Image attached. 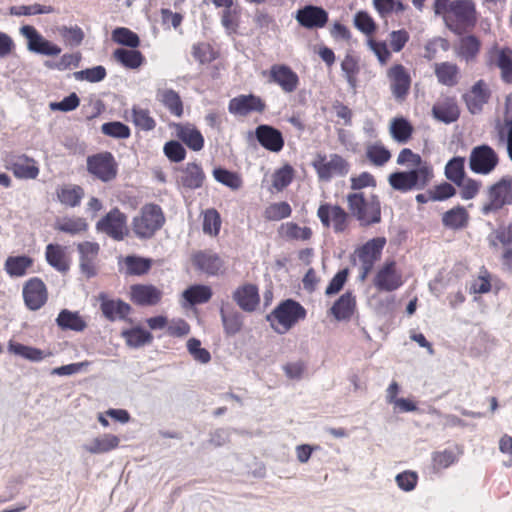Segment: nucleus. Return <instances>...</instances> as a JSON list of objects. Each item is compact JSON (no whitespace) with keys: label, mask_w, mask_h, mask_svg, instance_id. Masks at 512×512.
<instances>
[{"label":"nucleus","mask_w":512,"mask_h":512,"mask_svg":"<svg viewBox=\"0 0 512 512\" xmlns=\"http://www.w3.org/2000/svg\"><path fill=\"white\" fill-rule=\"evenodd\" d=\"M468 221L469 214L467 210L461 205L453 207L452 209L446 211L442 215L443 225L453 230H458L466 227Z\"/></svg>","instance_id":"nucleus-43"},{"label":"nucleus","mask_w":512,"mask_h":512,"mask_svg":"<svg viewBox=\"0 0 512 512\" xmlns=\"http://www.w3.org/2000/svg\"><path fill=\"white\" fill-rule=\"evenodd\" d=\"M54 228L70 235H79L88 230V223L82 217H63L56 221Z\"/></svg>","instance_id":"nucleus-45"},{"label":"nucleus","mask_w":512,"mask_h":512,"mask_svg":"<svg viewBox=\"0 0 512 512\" xmlns=\"http://www.w3.org/2000/svg\"><path fill=\"white\" fill-rule=\"evenodd\" d=\"M386 78L394 100L398 103L405 102L412 84L408 69L400 63L393 64L387 69Z\"/></svg>","instance_id":"nucleus-11"},{"label":"nucleus","mask_w":512,"mask_h":512,"mask_svg":"<svg viewBox=\"0 0 512 512\" xmlns=\"http://www.w3.org/2000/svg\"><path fill=\"white\" fill-rule=\"evenodd\" d=\"M177 182L187 189H197L203 185L205 174L201 166L197 163H187L185 167L179 169Z\"/></svg>","instance_id":"nucleus-31"},{"label":"nucleus","mask_w":512,"mask_h":512,"mask_svg":"<svg viewBox=\"0 0 512 512\" xmlns=\"http://www.w3.org/2000/svg\"><path fill=\"white\" fill-rule=\"evenodd\" d=\"M120 438L114 434L106 433L94 438L90 444L85 445V450L91 454L108 453L119 447Z\"/></svg>","instance_id":"nucleus-40"},{"label":"nucleus","mask_w":512,"mask_h":512,"mask_svg":"<svg viewBox=\"0 0 512 512\" xmlns=\"http://www.w3.org/2000/svg\"><path fill=\"white\" fill-rule=\"evenodd\" d=\"M156 98L163 106L176 117H182L184 106L178 92L173 89H161L157 91Z\"/></svg>","instance_id":"nucleus-38"},{"label":"nucleus","mask_w":512,"mask_h":512,"mask_svg":"<svg viewBox=\"0 0 512 512\" xmlns=\"http://www.w3.org/2000/svg\"><path fill=\"white\" fill-rule=\"evenodd\" d=\"M20 33L27 39V47L30 51L46 56H57L61 53V48L45 39L35 27L24 25L20 28Z\"/></svg>","instance_id":"nucleus-18"},{"label":"nucleus","mask_w":512,"mask_h":512,"mask_svg":"<svg viewBox=\"0 0 512 512\" xmlns=\"http://www.w3.org/2000/svg\"><path fill=\"white\" fill-rule=\"evenodd\" d=\"M46 261L59 272H66L70 267V260L66 247L60 244H48L45 250Z\"/></svg>","instance_id":"nucleus-34"},{"label":"nucleus","mask_w":512,"mask_h":512,"mask_svg":"<svg viewBox=\"0 0 512 512\" xmlns=\"http://www.w3.org/2000/svg\"><path fill=\"white\" fill-rule=\"evenodd\" d=\"M82 56L80 52L65 53L58 61H46L45 66L52 70L64 71L77 68L81 62Z\"/></svg>","instance_id":"nucleus-54"},{"label":"nucleus","mask_w":512,"mask_h":512,"mask_svg":"<svg viewBox=\"0 0 512 512\" xmlns=\"http://www.w3.org/2000/svg\"><path fill=\"white\" fill-rule=\"evenodd\" d=\"M397 164L413 167V169H420L423 166H432L428 161L423 160L419 154L414 153L409 148H404L400 151L397 157Z\"/></svg>","instance_id":"nucleus-61"},{"label":"nucleus","mask_w":512,"mask_h":512,"mask_svg":"<svg viewBox=\"0 0 512 512\" xmlns=\"http://www.w3.org/2000/svg\"><path fill=\"white\" fill-rule=\"evenodd\" d=\"M356 307V299L352 292H346L339 297L330 308L331 314L339 321L352 317Z\"/></svg>","instance_id":"nucleus-35"},{"label":"nucleus","mask_w":512,"mask_h":512,"mask_svg":"<svg viewBox=\"0 0 512 512\" xmlns=\"http://www.w3.org/2000/svg\"><path fill=\"white\" fill-rule=\"evenodd\" d=\"M221 216L219 212L210 208L203 213V232L210 236H217L221 228Z\"/></svg>","instance_id":"nucleus-57"},{"label":"nucleus","mask_w":512,"mask_h":512,"mask_svg":"<svg viewBox=\"0 0 512 512\" xmlns=\"http://www.w3.org/2000/svg\"><path fill=\"white\" fill-rule=\"evenodd\" d=\"M433 117L443 123L449 124L460 117V109L454 97L439 99L432 107Z\"/></svg>","instance_id":"nucleus-29"},{"label":"nucleus","mask_w":512,"mask_h":512,"mask_svg":"<svg viewBox=\"0 0 512 512\" xmlns=\"http://www.w3.org/2000/svg\"><path fill=\"white\" fill-rule=\"evenodd\" d=\"M390 133L398 143H407L413 134V126L403 117L395 118L390 125Z\"/></svg>","instance_id":"nucleus-48"},{"label":"nucleus","mask_w":512,"mask_h":512,"mask_svg":"<svg viewBox=\"0 0 512 512\" xmlns=\"http://www.w3.org/2000/svg\"><path fill=\"white\" fill-rule=\"evenodd\" d=\"M5 166L19 179H36L39 175V167L33 158L25 154H8L5 157Z\"/></svg>","instance_id":"nucleus-19"},{"label":"nucleus","mask_w":512,"mask_h":512,"mask_svg":"<svg viewBox=\"0 0 512 512\" xmlns=\"http://www.w3.org/2000/svg\"><path fill=\"white\" fill-rule=\"evenodd\" d=\"M102 315L109 321L126 320L132 311V307L120 298H110L105 292L98 295Z\"/></svg>","instance_id":"nucleus-22"},{"label":"nucleus","mask_w":512,"mask_h":512,"mask_svg":"<svg viewBox=\"0 0 512 512\" xmlns=\"http://www.w3.org/2000/svg\"><path fill=\"white\" fill-rule=\"evenodd\" d=\"M101 131L104 135L116 139H127L131 135L130 128L119 121L107 122L101 126Z\"/></svg>","instance_id":"nucleus-63"},{"label":"nucleus","mask_w":512,"mask_h":512,"mask_svg":"<svg viewBox=\"0 0 512 512\" xmlns=\"http://www.w3.org/2000/svg\"><path fill=\"white\" fill-rule=\"evenodd\" d=\"M482 43L475 35L462 36L455 46V54L465 62H473L478 57Z\"/></svg>","instance_id":"nucleus-32"},{"label":"nucleus","mask_w":512,"mask_h":512,"mask_svg":"<svg viewBox=\"0 0 512 512\" xmlns=\"http://www.w3.org/2000/svg\"><path fill=\"white\" fill-rule=\"evenodd\" d=\"M233 299L246 312H253L260 303L258 287L251 283L239 286L233 292Z\"/></svg>","instance_id":"nucleus-28"},{"label":"nucleus","mask_w":512,"mask_h":512,"mask_svg":"<svg viewBox=\"0 0 512 512\" xmlns=\"http://www.w3.org/2000/svg\"><path fill=\"white\" fill-rule=\"evenodd\" d=\"M434 74L441 85L454 87L460 80V68L456 63L445 61L435 63Z\"/></svg>","instance_id":"nucleus-33"},{"label":"nucleus","mask_w":512,"mask_h":512,"mask_svg":"<svg viewBox=\"0 0 512 512\" xmlns=\"http://www.w3.org/2000/svg\"><path fill=\"white\" fill-rule=\"evenodd\" d=\"M386 245L385 237H375L368 240L355 250V255L360 262V279L364 281L373 270L375 263L381 258Z\"/></svg>","instance_id":"nucleus-10"},{"label":"nucleus","mask_w":512,"mask_h":512,"mask_svg":"<svg viewBox=\"0 0 512 512\" xmlns=\"http://www.w3.org/2000/svg\"><path fill=\"white\" fill-rule=\"evenodd\" d=\"M444 174L449 181L459 184V181L466 177L465 158L456 156L450 159L445 165Z\"/></svg>","instance_id":"nucleus-49"},{"label":"nucleus","mask_w":512,"mask_h":512,"mask_svg":"<svg viewBox=\"0 0 512 512\" xmlns=\"http://www.w3.org/2000/svg\"><path fill=\"white\" fill-rule=\"evenodd\" d=\"M353 24L356 29L368 37H371L377 30L376 22L366 11H358L354 15Z\"/></svg>","instance_id":"nucleus-59"},{"label":"nucleus","mask_w":512,"mask_h":512,"mask_svg":"<svg viewBox=\"0 0 512 512\" xmlns=\"http://www.w3.org/2000/svg\"><path fill=\"white\" fill-rule=\"evenodd\" d=\"M113 59L127 69H138L145 62L144 55L135 48H118L113 52Z\"/></svg>","instance_id":"nucleus-37"},{"label":"nucleus","mask_w":512,"mask_h":512,"mask_svg":"<svg viewBox=\"0 0 512 512\" xmlns=\"http://www.w3.org/2000/svg\"><path fill=\"white\" fill-rule=\"evenodd\" d=\"M194 266L209 276L224 272V261L212 251H199L192 257Z\"/></svg>","instance_id":"nucleus-27"},{"label":"nucleus","mask_w":512,"mask_h":512,"mask_svg":"<svg viewBox=\"0 0 512 512\" xmlns=\"http://www.w3.org/2000/svg\"><path fill=\"white\" fill-rule=\"evenodd\" d=\"M177 137L193 151H200L204 147L202 133L191 123L175 124Z\"/></svg>","instance_id":"nucleus-30"},{"label":"nucleus","mask_w":512,"mask_h":512,"mask_svg":"<svg viewBox=\"0 0 512 512\" xmlns=\"http://www.w3.org/2000/svg\"><path fill=\"white\" fill-rule=\"evenodd\" d=\"M125 265L129 275H144L150 270L152 262L146 258L127 256L125 258Z\"/></svg>","instance_id":"nucleus-62"},{"label":"nucleus","mask_w":512,"mask_h":512,"mask_svg":"<svg viewBox=\"0 0 512 512\" xmlns=\"http://www.w3.org/2000/svg\"><path fill=\"white\" fill-rule=\"evenodd\" d=\"M80 258V269L88 277H94L97 274V261L100 252V246L97 242L84 241L77 245Z\"/></svg>","instance_id":"nucleus-24"},{"label":"nucleus","mask_w":512,"mask_h":512,"mask_svg":"<svg viewBox=\"0 0 512 512\" xmlns=\"http://www.w3.org/2000/svg\"><path fill=\"white\" fill-rule=\"evenodd\" d=\"M58 327L62 330H72L82 332L86 329L87 323L79 314V312L63 309L56 318Z\"/></svg>","instance_id":"nucleus-39"},{"label":"nucleus","mask_w":512,"mask_h":512,"mask_svg":"<svg viewBox=\"0 0 512 512\" xmlns=\"http://www.w3.org/2000/svg\"><path fill=\"white\" fill-rule=\"evenodd\" d=\"M165 223V215L162 208L154 203L145 204L139 215L132 221L134 234L141 239H149L160 230Z\"/></svg>","instance_id":"nucleus-6"},{"label":"nucleus","mask_w":512,"mask_h":512,"mask_svg":"<svg viewBox=\"0 0 512 512\" xmlns=\"http://www.w3.org/2000/svg\"><path fill=\"white\" fill-rule=\"evenodd\" d=\"M267 108L265 101L255 94H241L228 103V111L234 116L246 117L252 113L263 114Z\"/></svg>","instance_id":"nucleus-17"},{"label":"nucleus","mask_w":512,"mask_h":512,"mask_svg":"<svg viewBox=\"0 0 512 512\" xmlns=\"http://www.w3.org/2000/svg\"><path fill=\"white\" fill-rule=\"evenodd\" d=\"M212 289L207 285L196 284L183 292V298L190 305L207 303L212 297Z\"/></svg>","instance_id":"nucleus-47"},{"label":"nucleus","mask_w":512,"mask_h":512,"mask_svg":"<svg viewBox=\"0 0 512 512\" xmlns=\"http://www.w3.org/2000/svg\"><path fill=\"white\" fill-rule=\"evenodd\" d=\"M348 210L361 226H371L381 222V202L375 194L366 196L363 192L349 193L346 197Z\"/></svg>","instance_id":"nucleus-2"},{"label":"nucleus","mask_w":512,"mask_h":512,"mask_svg":"<svg viewBox=\"0 0 512 512\" xmlns=\"http://www.w3.org/2000/svg\"><path fill=\"white\" fill-rule=\"evenodd\" d=\"M279 235L285 240L308 241L311 239L313 232L310 227H301L295 222H286L280 226Z\"/></svg>","instance_id":"nucleus-42"},{"label":"nucleus","mask_w":512,"mask_h":512,"mask_svg":"<svg viewBox=\"0 0 512 512\" xmlns=\"http://www.w3.org/2000/svg\"><path fill=\"white\" fill-rule=\"evenodd\" d=\"M318 179L329 182L334 177H344L350 171V163L337 153L327 156L324 153H317L311 163Z\"/></svg>","instance_id":"nucleus-7"},{"label":"nucleus","mask_w":512,"mask_h":512,"mask_svg":"<svg viewBox=\"0 0 512 512\" xmlns=\"http://www.w3.org/2000/svg\"><path fill=\"white\" fill-rule=\"evenodd\" d=\"M491 92L487 83L480 79L474 83L471 89L463 96L464 102L468 110L472 114H477L482 111L483 106L488 103Z\"/></svg>","instance_id":"nucleus-25"},{"label":"nucleus","mask_w":512,"mask_h":512,"mask_svg":"<svg viewBox=\"0 0 512 512\" xmlns=\"http://www.w3.org/2000/svg\"><path fill=\"white\" fill-rule=\"evenodd\" d=\"M306 315V309L299 302L286 299L274 308L267 320L275 332L285 334L299 321L304 320Z\"/></svg>","instance_id":"nucleus-3"},{"label":"nucleus","mask_w":512,"mask_h":512,"mask_svg":"<svg viewBox=\"0 0 512 512\" xmlns=\"http://www.w3.org/2000/svg\"><path fill=\"white\" fill-rule=\"evenodd\" d=\"M8 351L32 362L42 361L44 358L52 355L51 352H45L39 348L27 346L14 341H9Z\"/></svg>","instance_id":"nucleus-41"},{"label":"nucleus","mask_w":512,"mask_h":512,"mask_svg":"<svg viewBox=\"0 0 512 512\" xmlns=\"http://www.w3.org/2000/svg\"><path fill=\"white\" fill-rule=\"evenodd\" d=\"M366 156L376 166H383L391 158V153L383 145L374 144L367 147Z\"/></svg>","instance_id":"nucleus-64"},{"label":"nucleus","mask_w":512,"mask_h":512,"mask_svg":"<svg viewBox=\"0 0 512 512\" xmlns=\"http://www.w3.org/2000/svg\"><path fill=\"white\" fill-rule=\"evenodd\" d=\"M499 164L496 151L487 144L475 146L469 156V168L475 174L488 175Z\"/></svg>","instance_id":"nucleus-12"},{"label":"nucleus","mask_w":512,"mask_h":512,"mask_svg":"<svg viewBox=\"0 0 512 512\" xmlns=\"http://www.w3.org/2000/svg\"><path fill=\"white\" fill-rule=\"evenodd\" d=\"M126 344L132 348H139L153 341V335L142 327H133L121 332Z\"/></svg>","instance_id":"nucleus-46"},{"label":"nucleus","mask_w":512,"mask_h":512,"mask_svg":"<svg viewBox=\"0 0 512 512\" xmlns=\"http://www.w3.org/2000/svg\"><path fill=\"white\" fill-rule=\"evenodd\" d=\"M96 229L113 240L121 241L128 234L127 216L119 208H113L97 222Z\"/></svg>","instance_id":"nucleus-13"},{"label":"nucleus","mask_w":512,"mask_h":512,"mask_svg":"<svg viewBox=\"0 0 512 512\" xmlns=\"http://www.w3.org/2000/svg\"><path fill=\"white\" fill-rule=\"evenodd\" d=\"M295 19L300 26L308 30L324 28L329 21L328 12L320 6L306 5L297 10Z\"/></svg>","instance_id":"nucleus-21"},{"label":"nucleus","mask_w":512,"mask_h":512,"mask_svg":"<svg viewBox=\"0 0 512 512\" xmlns=\"http://www.w3.org/2000/svg\"><path fill=\"white\" fill-rule=\"evenodd\" d=\"M433 178V166H423L420 169L391 173L388 177V183L394 190L406 193L426 188Z\"/></svg>","instance_id":"nucleus-5"},{"label":"nucleus","mask_w":512,"mask_h":512,"mask_svg":"<svg viewBox=\"0 0 512 512\" xmlns=\"http://www.w3.org/2000/svg\"><path fill=\"white\" fill-rule=\"evenodd\" d=\"M447 28L457 35L472 30L478 20L473 0H452L450 8L442 16Z\"/></svg>","instance_id":"nucleus-1"},{"label":"nucleus","mask_w":512,"mask_h":512,"mask_svg":"<svg viewBox=\"0 0 512 512\" xmlns=\"http://www.w3.org/2000/svg\"><path fill=\"white\" fill-rule=\"evenodd\" d=\"M131 120L137 128L143 131H151L156 127V121L150 111L139 106L132 107Z\"/></svg>","instance_id":"nucleus-50"},{"label":"nucleus","mask_w":512,"mask_h":512,"mask_svg":"<svg viewBox=\"0 0 512 512\" xmlns=\"http://www.w3.org/2000/svg\"><path fill=\"white\" fill-rule=\"evenodd\" d=\"M373 6L380 17L385 18L392 13H400L407 6L401 0H373Z\"/></svg>","instance_id":"nucleus-60"},{"label":"nucleus","mask_w":512,"mask_h":512,"mask_svg":"<svg viewBox=\"0 0 512 512\" xmlns=\"http://www.w3.org/2000/svg\"><path fill=\"white\" fill-rule=\"evenodd\" d=\"M295 176V170L290 164H285L272 175V186L278 192L288 187Z\"/></svg>","instance_id":"nucleus-52"},{"label":"nucleus","mask_w":512,"mask_h":512,"mask_svg":"<svg viewBox=\"0 0 512 512\" xmlns=\"http://www.w3.org/2000/svg\"><path fill=\"white\" fill-rule=\"evenodd\" d=\"M84 189L75 184H64L56 190L58 200L67 207H77L84 197Z\"/></svg>","instance_id":"nucleus-36"},{"label":"nucleus","mask_w":512,"mask_h":512,"mask_svg":"<svg viewBox=\"0 0 512 512\" xmlns=\"http://www.w3.org/2000/svg\"><path fill=\"white\" fill-rule=\"evenodd\" d=\"M213 176L218 182L229 187L232 190H238L243 185V180L238 173L229 171L224 168L214 169Z\"/></svg>","instance_id":"nucleus-55"},{"label":"nucleus","mask_w":512,"mask_h":512,"mask_svg":"<svg viewBox=\"0 0 512 512\" xmlns=\"http://www.w3.org/2000/svg\"><path fill=\"white\" fill-rule=\"evenodd\" d=\"M220 314L226 335L233 336L242 330L243 320L242 315L239 312H225L223 309H221Z\"/></svg>","instance_id":"nucleus-51"},{"label":"nucleus","mask_w":512,"mask_h":512,"mask_svg":"<svg viewBox=\"0 0 512 512\" xmlns=\"http://www.w3.org/2000/svg\"><path fill=\"white\" fill-rule=\"evenodd\" d=\"M255 136L259 144L270 152H280L285 144L281 131L270 125H259Z\"/></svg>","instance_id":"nucleus-26"},{"label":"nucleus","mask_w":512,"mask_h":512,"mask_svg":"<svg viewBox=\"0 0 512 512\" xmlns=\"http://www.w3.org/2000/svg\"><path fill=\"white\" fill-rule=\"evenodd\" d=\"M130 300L137 306H156L163 298V291L152 284H134L130 287Z\"/></svg>","instance_id":"nucleus-23"},{"label":"nucleus","mask_w":512,"mask_h":512,"mask_svg":"<svg viewBox=\"0 0 512 512\" xmlns=\"http://www.w3.org/2000/svg\"><path fill=\"white\" fill-rule=\"evenodd\" d=\"M112 40L120 45L137 48L140 45L139 36L126 27H118L112 32Z\"/></svg>","instance_id":"nucleus-56"},{"label":"nucleus","mask_w":512,"mask_h":512,"mask_svg":"<svg viewBox=\"0 0 512 512\" xmlns=\"http://www.w3.org/2000/svg\"><path fill=\"white\" fill-rule=\"evenodd\" d=\"M373 284L379 291L392 292L403 285L401 271L394 260H386L377 270Z\"/></svg>","instance_id":"nucleus-15"},{"label":"nucleus","mask_w":512,"mask_h":512,"mask_svg":"<svg viewBox=\"0 0 512 512\" xmlns=\"http://www.w3.org/2000/svg\"><path fill=\"white\" fill-rule=\"evenodd\" d=\"M292 214V208L286 201L275 202L268 205L263 213L264 218L267 221H280L290 217Z\"/></svg>","instance_id":"nucleus-53"},{"label":"nucleus","mask_w":512,"mask_h":512,"mask_svg":"<svg viewBox=\"0 0 512 512\" xmlns=\"http://www.w3.org/2000/svg\"><path fill=\"white\" fill-rule=\"evenodd\" d=\"M263 75L268 82L278 85L284 93H293L297 90L300 80L298 74L286 64H274Z\"/></svg>","instance_id":"nucleus-16"},{"label":"nucleus","mask_w":512,"mask_h":512,"mask_svg":"<svg viewBox=\"0 0 512 512\" xmlns=\"http://www.w3.org/2000/svg\"><path fill=\"white\" fill-rule=\"evenodd\" d=\"M23 299L29 310L37 311L48 300V290L39 277L30 278L23 286Z\"/></svg>","instance_id":"nucleus-20"},{"label":"nucleus","mask_w":512,"mask_h":512,"mask_svg":"<svg viewBox=\"0 0 512 512\" xmlns=\"http://www.w3.org/2000/svg\"><path fill=\"white\" fill-rule=\"evenodd\" d=\"M512 205V176L504 175L487 187L486 200L481 206L484 216L496 215L504 207Z\"/></svg>","instance_id":"nucleus-4"},{"label":"nucleus","mask_w":512,"mask_h":512,"mask_svg":"<svg viewBox=\"0 0 512 512\" xmlns=\"http://www.w3.org/2000/svg\"><path fill=\"white\" fill-rule=\"evenodd\" d=\"M33 259L26 255L9 256L4 263L6 273L11 277H22L32 267Z\"/></svg>","instance_id":"nucleus-44"},{"label":"nucleus","mask_w":512,"mask_h":512,"mask_svg":"<svg viewBox=\"0 0 512 512\" xmlns=\"http://www.w3.org/2000/svg\"><path fill=\"white\" fill-rule=\"evenodd\" d=\"M317 217L325 228H332L336 234L348 233L352 216L340 205L322 203L317 209Z\"/></svg>","instance_id":"nucleus-9"},{"label":"nucleus","mask_w":512,"mask_h":512,"mask_svg":"<svg viewBox=\"0 0 512 512\" xmlns=\"http://www.w3.org/2000/svg\"><path fill=\"white\" fill-rule=\"evenodd\" d=\"M458 461V457L451 449L436 451L432 454V467L439 472L447 469Z\"/></svg>","instance_id":"nucleus-58"},{"label":"nucleus","mask_w":512,"mask_h":512,"mask_svg":"<svg viewBox=\"0 0 512 512\" xmlns=\"http://www.w3.org/2000/svg\"><path fill=\"white\" fill-rule=\"evenodd\" d=\"M486 64L490 68H498L501 79L512 84V49L508 46L492 45L485 55Z\"/></svg>","instance_id":"nucleus-14"},{"label":"nucleus","mask_w":512,"mask_h":512,"mask_svg":"<svg viewBox=\"0 0 512 512\" xmlns=\"http://www.w3.org/2000/svg\"><path fill=\"white\" fill-rule=\"evenodd\" d=\"M86 169L94 179L109 183L117 178L119 166L111 152L102 151L87 157Z\"/></svg>","instance_id":"nucleus-8"}]
</instances>
